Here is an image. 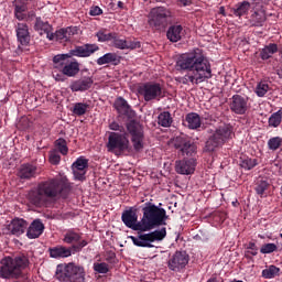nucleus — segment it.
I'll return each instance as SVG.
<instances>
[{"instance_id": "f257e3e1", "label": "nucleus", "mask_w": 282, "mask_h": 282, "mask_svg": "<svg viewBox=\"0 0 282 282\" xmlns=\"http://www.w3.org/2000/svg\"><path fill=\"white\" fill-rule=\"evenodd\" d=\"M176 69L191 72L183 77H175L176 83L182 85H199V83L213 78L210 63L206 61L204 53L199 48L181 54L176 59Z\"/></svg>"}, {"instance_id": "f03ea898", "label": "nucleus", "mask_w": 282, "mask_h": 282, "mask_svg": "<svg viewBox=\"0 0 282 282\" xmlns=\"http://www.w3.org/2000/svg\"><path fill=\"white\" fill-rule=\"evenodd\" d=\"M143 216L140 221H138V212L135 208L130 207L123 210L121 215V220L127 228L131 230H138L139 232H150L153 228L158 226H164L166 224V209L158 207L153 203H145L142 207Z\"/></svg>"}, {"instance_id": "7ed1b4c3", "label": "nucleus", "mask_w": 282, "mask_h": 282, "mask_svg": "<svg viewBox=\"0 0 282 282\" xmlns=\"http://www.w3.org/2000/svg\"><path fill=\"white\" fill-rule=\"evenodd\" d=\"M100 50L98 44H84L82 46H76L70 50L69 54H57L53 57V64L55 69H62L64 76L68 78H74L80 72V64L77 61H67L72 56H77L78 58H89L91 54H96Z\"/></svg>"}, {"instance_id": "20e7f679", "label": "nucleus", "mask_w": 282, "mask_h": 282, "mask_svg": "<svg viewBox=\"0 0 282 282\" xmlns=\"http://www.w3.org/2000/svg\"><path fill=\"white\" fill-rule=\"evenodd\" d=\"M62 193L63 182L57 178H52L41 182L36 187L29 191L26 199L32 206L43 208V206H47V204H51L54 199H58Z\"/></svg>"}, {"instance_id": "39448f33", "label": "nucleus", "mask_w": 282, "mask_h": 282, "mask_svg": "<svg viewBox=\"0 0 282 282\" xmlns=\"http://www.w3.org/2000/svg\"><path fill=\"white\" fill-rule=\"evenodd\" d=\"M28 268V258L18 256L15 258L7 257L1 260L0 278L19 279L21 271Z\"/></svg>"}, {"instance_id": "423d86ee", "label": "nucleus", "mask_w": 282, "mask_h": 282, "mask_svg": "<svg viewBox=\"0 0 282 282\" xmlns=\"http://www.w3.org/2000/svg\"><path fill=\"white\" fill-rule=\"evenodd\" d=\"M85 268L74 263H62L56 267L55 278L59 282H85Z\"/></svg>"}, {"instance_id": "0eeeda50", "label": "nucleus", "mask_w": 282, "mask_h": 282, "mask_svg": "<svg viewBox=\"0 0 282 282\" xmlns=\"http://www.w3.org/2000/svg\"><path fill=\"white\" fill-rule=\"evenodd\" d=\"M232 138V127L230 124H221L216 128L205 144V150L209 153L217 151L219 147H224L228 140Z\"/></svg>"}, {"instance_id": "6e6552de", "label": "nucleus", "mask_w": 282, "mask_h": 282, "mask_svg": "<svg viewBox=\"0 0 282 282\" xmlns=\"http://www.w3.org/2000/svg\"><path fill=\"white\" fill-rule=\"evenodd\" d=\"M166 237V228L156 229L148 234H139L138 236H130L132 243L138 248H153L155 241H162Z\"/></svg>"}, {"instance_id": "1a4fd4ad", "label": "nucleus", "mask_w": 282, "mask_h": 282, "mask_svg": "<svg viewBox=\"0 0 282 282\" xmlns=\"http://www.w3.org/2000/svg\"><path fill=\"white\" fill-rule=\"evenodd\" d=\"M138 93L142 96L145 102H151V100H160L164 97L162 85L153 82H149L139 86Z\"/></svg>"}, {"instance_id": "9d476101", "label": "nucleus", "mask_w": 282, "mask_h": 282, "mask_svg": "<svg viewBox=\"0 0 282 282\" xmlns=\"http://www.w3.org/2000/svg\"><path fill=\"white\" fill-rule=\"evenodd\" d=\"M128 133L131 137V143L134 151H142L144 149V128L138 121H130L127 124Z\"/></svg>"}, {"instance_id": "9b49d317", "label": "nucleus", "mask_w": 282, "mask_h": 282, "mask_svg": "<svg viewBox=\"0 0 282 282\" xmlns=\"http://www.w3.org/2000/svg\"><path fill=\"white\" fill-rule=\"evenodd\" d=\"M169 19H171V11L164 7H156L150 11L149 24L156 29L165 28Z\"/></svg>"}, {"instance_id": "f8f14e48", "label": "nucleus", "mask_w": 282, "mask_h": 282, "mask_svg": "<svg viewBox=\"0 0 282 282\" xmlns=\"http://www.w3.org/2000/svg\"><path fill=\"white\" fill-rule=\"evenodd\" d=\"M129 138L127 132H110L108 137V151H127L129 149Z\"/></svg>"}, {"instance_id": "ddd939ff", "label": "nucleus", "mask_w": 282, "mask_h": 282, "mask_svg": "<svg viewBox=\"0 0 282 282\" xmlns=\"http://www.w3.org/2000/svg\"><path fill=\"white\" fill-rule=\"evenodd\" d=\"M87 169H89V160L85 159L84 156H79L72 164L74 180H77L78 182H84V180H86Z\"/></svg>"}, {"instance_id": "4468645a", "label": "nucleus", "mask_w": 282, "mask_h": 282, "mask_svg": "<svg viewBox=\"0 0 282 282\" xmlns=\"http://www.w3.org/2000/svg\"><path fill=\"white\" fill-rule=\"evenodd\" d=\"M167 265L173 272H180L188 265V254L186 251H176L169 260Z\"/></svg>"}, {"instance_id": "2eb2a0df", "label": "nucleus", "mask_w": 282, "mask_h": 282, "mask_svg": "<svg viewBox=\"0 0 282 282\" xmlns=\"http://www.w3.org/2000/svg\"><path fill=\"white\" fill-rule=\"evenodd\" d=\"M174 147L181 151L182 155L187 156H192L193 153L197 151L195 143H191V141L184 137H176L174 139Z\"/></svg>"}, {"instance_id": "dca6fc26", "label": "nucleus", "mask_w": 282, "mask_h": 282, "mask_svg": "<svg viewBox=\"0 0 282 282\" xmlns=\"http://www.w3.org/2000/svg\"><path fill=\"white\" fill-rule=\"evenodd\" d=\"M90 87H94V77L93 76H83L79 79L73 80L69 85V89L73 93L89 91Z\"/></svg>"}, {"instance_id": "f3484780", "label": "nucleus", "mask_w": 282, "mask_h": 282, "mask_svg": "<svg viewBox=\"0 0 282 282\" xmlns=\"http://www.w3.org/2000/svg\"><path fill=\"white\" fill-rule=\"evenodd\" d=\"M230 109L238 116H243L248 111V98L240 95H234L231 98Z\"/></svg>"}, {"instance_id": "a211bd4d", "label": "nucleus", "mask_w": 282, "mask_h": 282, "mask_svg": "<svg viewBox=\"0 0 282 282\" xmlns=\"http://www.w3.org/2000/svg\"><path fill=\"white\" fill-rule=\"evenodd\" d=\"M82 236L80 234L74 231L73 229L68 230L63 238L64 243L68 245H74L77 243L76 246H73L75 250H83L85 246H87V240H80Z\"/></svg>"}, {"instance_id": "6ab92c4d", "label": "nucleus", "mask_w": 282, "mask_h": 282, "mask_svg": "<svg viewBox=\"0 0 282 282\" xmlns=\"http://www.w3.org/2000/svg\"><path fill=\"white\" fill-rule=\"evenodd\" d=\"M112 47H116V50H138L140 48V42L139 41H127L118 37V34L115 33L112 40H111Z\"/></svg>"}, {"instance_id": "aec40b11", "label": "nucleus", "mask_w": 282, "mask_h": 282, "mask_svg": "<svg viewBox=\"0 0 282 282\" xmlns=\"http://www.w3.org/2000/svg\"><path fill=\"white\" fill-rule=\"evenodd\" d=\"M175 171L180 175H191L192 173H195V160L189 159V160L176 161Z\"/></svg>"}, {"instance_id": "412c9836", "label": "nucleus", "mask_w": 282, "mask_h": 282, "mask_svg": "<svg viewBox=\"0 0 282 282\" xmlns=\"http://www.w3.org/2000/svg\"><path fill=\"white\" fill-rule=\"evenodd\" d=\"M44 230H45V225H43L41 219H35L29 226L26 231V237L29 239H39V237L43 235Z\"/></svg>"}, {"instance_id": "4be33fe9", "label": "nucleus", "mask_w": 282, "mask_h": 282, "mask_svg": "<svg viewBox=\"0 0 282 282\" xmlns=\"http://www.w3.org/2000/svg\"><path fill=\"white\" fill-rule=\"evenodd\" d=\"M75 34H78V28L77 26H68L66 29H61L55 32V41H64L67 42L72 36H75Z\"/></svg>"}, {"instance_id": "5701e85b", "label": "nucleus", "mask_w": 282, "mask_h": 282, "mask_svg": "<svg viewBox=\"0 0 282 282\" xmlns=\"http://www.w3.org/2000/svg\"><path fill=\"white\" fill-rule=\"evenodd\" d=\"M28 229V221L23 218H15L11 221L10 230L11 235H15V237H20Z\"/></svg>"}, {"instance_id": "b1692460", "label": "nucleus", "mask_w": 282, "mask_h": 282, "mask_svg": "<svg viewBox=\"0 0 282 282\" xmlns=\"http://www.w3.org/2000/svg\"><path fill=\"white\" fill-rule=\"evenodd\" d=\"M166 36L171 43H177V41H182V36H184V28L180 24H175L169 28Z\"/></svg>"}, {"instance_id": "393cba45", "label": "nucleus", "mask_w": 282, "mask_h": 282, "mask_svg": "<svg viewBox=\"0 0 282 282\" xmlns=\"http://www.w3.org/2000/svg\"><path fill=\"white\" fill-rule=\"evenodd\" d=\"M48 251L52 259H67V257H72V249L63 246L50 248Z\"/></svg>"}, {"instance_id": "a878e982", "label": "nucleus", "mask_w": 282, "mask_h": 282, "mask_svg": "<svg viewBox=\"0 0 282 282\" xmlns=\"http://www.w3.org/2000/svg\"><path fill=\"white\" fill-rule=\"evenodd\" d=\"M17 36L21 45H28L30 43V29L25 23H18Z\"/></svg>"}, {"instance_id": "bb28decb", "label": "nucleus", "mask_w": 282, "mask_h": 282, "mask_svg": "<svg viewBox=\"0 0 282 282\" xmlns=\"http://www.w3.org/2000/svg\"><path fill=\"white\" fill-rule=\"evenodd\" d=\"M121 57L116 53H106L97 58V65H120Z\"/></svg>"}, {"instance_id": "cd10ccee", "label": "nucleus", "mask_w": 282, "mask_h": 282, "mask_svg": "<svg viewBox=\"0 0 282 282\" xmlns=\"http://www.w3.org/2000/svg\"><path fill=\"white\" fill-rule=\"evenodd\" d=\"M267 19L265 9H257L250 18V23L256 28H261L265 23Z\"/></svg>"}, {"instance_id": "c85d7f7f", "label": "nucleus", "mask_w": 282, "mask_h": 282, "mask_svg": "<svg viewBox=\"0 0 282 282\" xmlns=\"http://www.w3.org/2000/svg\"><path fill=\"white\" fill-rule=\"evenodd\" d=\"M115 108L117 109L118 113H121L122 116H133V110L131 109V106H129V102L122 97L117 98L115 101Z\"/></svg>"}, {"instance_id": "c756f323", "label": "nucleus", "mask_w": 282, "mask_h": 282, "mask_svg": "<svg viewBox=\"0 0 282 282\" xmlns=\"http://www.w3.org/2000/svg\"><path fill=\"white\" fill-rule=\"evenodd\" d=\"M18 175L21 180L36 177V166L32 164H22L19 169Z\"/></svg>"}, {"instance_id": "7c9ffc66", "label": "nucleus", "mask_w": 282, "mask_h": 282, "mask_svg": "<svg viewBox=\"0 0 282 282\" xmlns=\"http://www.w3.org/2000/svg\"><path fill=\"white\" fill-rule=\"evenodd\" d=\"M185 121L187 122L188 129H199L202 127V117L197 115V112H189L185 117Z\"/></svg>"}, {"instance_id": "2f4dec72", "label": "nucleus", "mask_w": 282, "mask_h": 282, "mask_svg": "<svg viewBox=\"0 0 282 282\" xmlns=\"http://www.w3.org/2000/svg\"><path fill=\"white\" fill-rule=\"evenodd\" d=\"M28 11V3L17 0L14 2V17L18 21H23L25 19V12Z\"/></svg>"}, {"instance_id": "473e14b6", "label": "nucleus", "mask_w": 282, "mask_h": 282, "mask_svg": "<svg viewBox=\"0 0 282 282\" xmlns=\"http://www.w3.org/2000/svg\"><path fill=\"white\" fill-rule=\"evenodd\" d=\"M278 52L279 46L274 43H271L262 48L260 57L262 58V61H268V58H272V55L276 54Z\"/></svg>"}, {"instance_id": "72a5a7b5", "label": "nucleus", "mask_w": 282, "mask_h": 282, "mask_svg": "<svg viewBox=\"0 0 282 282\" xmlns=\"http://www.w3.org/2000/svg\"><path fill=\"white\" fill-rule=\"evenodd\" d=\"M34 30L43 36L46 32H52V26L50 22H44L41 18H36L35 24H34Z\"/></svg>"}, {"instance_id": "f704fd0d", "label": "nucleus", "mask_w": 282, "mask_h": 282, "mask_svg": "<svg viewBox=\"0 0 282 282\" xmlns=\"http://www.w3.org/2000/svg\"><path fill=\"white\" fill-rule=\"evenodd\" d=\"M158 123L160 124V127H171V124H173V117H171V112H161L158 117Z\"/></svg>"}, {"instance_id": "c9c22d12", "label": "nucleus", "mask_w": 282, "mask_h": 282, "mask_svg": "<svg viewBox=\"0 0 282 282\" xmlns=\"http://www.w3.org/2000/svg\"><path fill=\"white\" fill-rule=\"evenodd\" d=\"M116 33L113 32H109L106 29H101L96 33V36L99 41V43H107V42H111L113 40Z\"/></svg>"}, {"instance_id": "e433bc0d", "label": "nucleus", "mask_w": 282, "mask_h": 282, "mask_svg": "<svg viewBox=\"0 0 282 282\" xmlns=\"http://www.w3.org/2000/svg\"><path fill=\"white\" fill-rule=\"evenodd\" d=\"M249 10H250V2L243 1L236 6V9H234V14L235 17H243L245 14H248Z\"/></svg>"}, {"instance_id": "4c0bfd02", "label": "nucleus", "mask_w": 282, "mask_h": 282, "mask_svg": "<svg viewBox=\"0 0 282 282\" xmlns=\"http://www.w3.org/2000/svg\"><path fill=\"white\" fill-rule=\"evenodd\" d=\"M269 187H270V183H268V181L260 180L257 182L254 191L257 195H260V197H263V195H265V192L268 191Z\"/></svg>"}, {"instance_id": "58836bf2", "label": "nucleus", "mask_w": 282, "mask_h": 282, "mask_svg": "<svg viewBox=\"0 0 282 282\" xmlns=\"http://www.w3.org/2000/svg\"><path fill=\"white\" fill-rule=\"evenodd\" d=\"M279 272H281V269L270 265L268 269L262 270V276L263 279H274V276H279Z\"/></svg>"}, {"instance_id": "ea45409f", "label": "nucleus", "mask_w": 282, "mask_h": 282, "mask_svg": "<svg viewBox=\"0 0 282 282\" xmlns=\"http://www.w3.org/2000/svg\"><path fill=\"white\" fill-rule=\"evenodd\" d=\"M282 121V112L281 110H278L276 112H273L269 118V127H273L276 129L279 124H281Z\"/></svg>"}, {"instance_id": "a19ab883", "label": "nucleus", "mask_w": 282, "mask_h": 282, "mask_svg": "<svg viewBox=\"0 0 282 282\" xmlns=\"http://www.w3.org/2000/svg\"><path fill=\"white\" fill-rule=\"evenodd\" d=\"M268 91H270V85H268L265 82H260L256 87V95L258 98H263Z\"/></svg>"}, {"instance_id": "79ce46f5", "label": "nucleus", "mask_w": 282, "mask_h": 282, "mask_svg": "<svg viewBox=\"0 0 282 282\" xmlns=\"http://www.w3.org/2000/svg\"><path fill=\"white\" fill-rule=\"evenodd\" d=\"M87 109H89L88 104L77 102L73 108V113H75V116H85L87 113Z\"/></svg>"}, {"instance_id": "37998d69", "label": "nucleus", "mask_w": 282, "mask_h": 282, "mask_svg": "<svg viewBox=\"0 0 282 282\" xmlns=\"http://www.w3.org/2000/svg\"><path fill=\"white\" fill-rule=\"evenodd\" d=\"M240 166L241 169H245V171H251V169H254V166H257V159H243L240 162Z\"/></svg>"}, {"instance_id": "c03bdc74", "label": "nucleus", "mask_w": 282, "mask_h": 282, "mask_svg": "<svg viewBox=\"0 0 282 282\" xmlns=\"http://www.w3.org/2000/svg\"><path fill=\"white\" fill-rule=\"evenodd\" d=\"M55 144L62 155H67L69 149L67 148V141H65V139H57Z\"/></svg>"}, {"instance_id": "a18cd8bd", "label": "nucleus", "mask_w": 282, "mask_h": 282, "mask_svg": "<svg viewBox=\"0 0 282 282\" xmlns=\"http://www.w3.org/2000/svg\"><path fill=\"white\" fill-rule=\"evenodd\" d=\"M276 245L270 242L265 243L260 248L261 254H272V252H276Z\"/></svg>"}, {"instance_id": "49530a36", "label": "nucleus", "mask_w": 282, "mask_h": 282, "mask_svg": "<svg viewBox=\"0 0 282 282\" xmlns=\"http://www.w3.org/2000/svg\"><path fill=\"white\" fill-rule=\"evenodd\" d=\"M93 268L95 272H98V274H107V272H109V264L105 262L94 263Z\"/></svg>"}, {"instance_id": "de8ad7c7", "label": "nucleus", "mask_w": 282, "mask_h": 282, "mask_svg": "<svg viewBox=\"0 0 282 282\" xmlns=\"http://www.w3.org/2000/svg\"><path fill=\"white\" fill-rule=\"evenodd\" d=\"M52 76L58 83H64V80H65V74H63V69L55 68L54 66H53V70H52Z\"/></svg>"}, {"instance_id": "09e8293b", "label": "nucleus", "mask_w": 282, "mask_h": 282, "mask_svg": "<svg viewBox=\"0 0 282 282\" xmlns=\"http://www.w3.org/2000/svg\"><path fill=\"white\" fill-rule=\"evenodd\" d=\"M281 142H282V139L279 137H274L270 139L268 142L269 149H271V151H276V149L281 147Z\"/></svg>"}, {"instance_id": "8fccbe9b", "label": "nucleus", "mask_w": 282, "mask_h": 282, "mask_svg": "<svg viewBox=\"0 0 282 282\" xmlns=\"http://www.w3.org/2000/svg\"><path fill=\"white\" fill-rule=\"evenodd\" d=\"M109 129L111 131H119L120 133H126L124 132V127L120 126L118 122L116 121H112L110 124H109Z\"/></svg>"}, {"instance_id": "3c124183", "label": "nucleus", "mask_w": 282, "mask_h": 282, "mask_svg": "<svg viewBox=\"0 0 282 282\" xmlns=\"http://www.w3.org/2000/svg\"><path fill=\"white\" fill-rule=\"evenodd\" d=\"M50 162H51V164H59L61 155H58V153H56V152H51Z\"/></svg>"}, {"instance_id": "603ef678", "label": "nucleus", "mask_w": 282, "mask_h": 282, "mask_svg": "<svg viewBox=\"0 0 282 282\" xmlns=\"http://www.w3.org/2000/svg\"><path fill=\"white\" fill-rule=\"evenodd\" d=\"M89 14H90V17H100V14H102V9H100V7H98V6L91 7Z\"/></svg>"}, {"instance_id": "864d4df0", "label": "nucleus", "mask_w": 282, "mask_h": 282, "mask_svg": "<svg viewBox=\"0 0 282 282\" xmlns=\"http://www.w3.org/2000/svg\"><path fill=\"white\" fill-rule=\"evenodd\" d=\"M248 250H250L248 251L249 254H252V257H257L259 249H257V245L254 242H249Z\"/></svg>"}, {"instance_id": "5fc2aeb1", "label": "nucleus", "mask_w": 282, "mask_h": 282, "mask_svg": "<svg viewBox=\"0 0 282 282\" xmlns=\"http://www.w3.org/2000/svg\"><path fill=\"white\" fill-rule=\"evenodd\" d=\"M44 34H46V39H48V41H56V33H52V31L51 32H46V33H44Z\"/></svg>"}, {"instance_id": "6e6d98bb", "label": "nucleus", "mask_w": 282, "mask_h": 282, "mask_svg": "<svg viewBox=\"0 0 282 282\" xmlns=\"http://www.w3.org/2000/svg\"><path fill=\"white\" fill-rule=\"evenodd\" d=\"M113 259H116V253L111 252L109 257L106 258V261H113Z\"/></svg>"}, {"instance_id": "4d7b16f0", "label": "nucleus", "mask_w": 282, "mask_h": 282, "mask_svg": "<svg viewBox=\"0 0 282 282\" xmlns=\"http://www.w3.org/2000/svg\"><path fill=\"white\" fill-rule=\"evenodd\" d=\"M117 6L120 10H124V1H118Z\"/></svg>"}, {"instance_id": "13d9d810", "label": "nucleus", "mask_w": 282, "mask_h": 282, "mask_svg": "<svg viewBox=\"0 0 282 282\" xmlns=\"http://www.w3.org/2000/svg\"><path fill=\"white\" fill-rule=\"evenodd\" d=\"M219 13L223 14V17H226V8L225 7H220L219 8Z\"/></svg>"}, {"instance_id": "bf43d9fd", "label": "nucleus", "mask_w": 282, "mask_h": 282, "mask_svg": "<svg viewBox=\"0 0 282 282\" xmlns=\"http://www.w3.org/2000/svg\"><path fill=\"white\" fill-rule=\"evenodd\" d=\"M180 2L183 4V6H188L191 3V0H180Z\"/></svg>"}, {"instance_id": "052dcab7", "label": "nucleus", "mask_w": 282, "mask_h": 282, "mask_svg": "<svg viewBox=\"0 0 282 282\" xmlns=\"http://www.w3.org/2000/svg\"><path fill=\"white\" fill-rule=\"evenodd\" d=\"M276 74H278L279 78H282V67H280V68L276 70Z\"/></svg>"}, {"instance_id": "680f3d73", "label": "nucleus", "mask_w": 282, "mask_h": 282, "mask_svg": "<svg viewBox=\"0 0 282 282\" xmlns=\"http://www.w3.org/2000/svg\"><path fill=\"white\" fill-rule=\"evenodd\" d=\"M256 3H268V0H253Z\"/></svg>"}, {"instance_id": "e2e57ef3", "label": "nucleus", "mask_w": 282, "mask_h": 282, "mask_svg": "<svg viewBox=\"0 0 282 282\" xmlns=\"http://www.w3.org/2000/svg\"><path fill=\"white\" fill-rule=\"evenodd\" d=\"M207 282H217V279L212 278V279H209Z\"/></svg>"}, {"instance_id": "0e129e2a", "label": "nucleus", "mask_w": 282, "mask_h": 282, "mask_svg": "<svg viewBox=\"0 0 282 282\" xmlns=\"http://www.w3.org/2000/svg\"><path fill=\"white\" fill-rule=\"evenodd\" d=\"M237 204H239L237 200L232 202V206H237Z\"/></svg>"}, {"instance_id": "69168bd1", "label": "nucleus", "mask_w": 282, "mask_h": 282, "mask_svg": "<svg viewBox=\"0 0 282 282\" xmlns=\"http://www.w3.org/2000/svg\"><path fill=\"white\" fill-rule=\"evenodd\" d=\"M0 128H1V119H0Z\"/></svg>"}]
</instances>
